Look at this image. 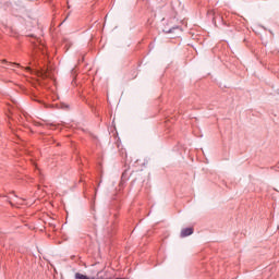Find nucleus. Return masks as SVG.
Segmentation results:
<instances>
[{
  "mask_svg": "<svg viewBox=\"0 0 279 279\" xmlns=\"http://www.w3.org/2000/svg\"><path fill=\"white\" fill-rule=\"evenodd\" d=\"M26 71H32V68L27 66L25 68Z\"/></svg>",
  "mask_w": 279,
  "mask_h": 279,
  "instance_id": "20e7f679",
  "label": "nucleus"
},
{
  "mask_svg": "<svg viewBox=\"0 0 279 279\" xmlns=\"http://www.w3.org/2000/svg\"><path fill=\"white\" fill-rule=\"evenodd\" d=\"M194 229L193 228H184L181 230V239H184L186 236H191L193 234Z\"/></svg>",
  "mask_w": 279,
  "mask_h": 279,
  "instance_id": "f257e3e1",
  "label": "nucleus"
},
{
  "mask_svg": "<svg viewBox=\"0 0 279 279\" xmlns=\"http://www.w3.org/2000/svg\"><path fill=\"white\" fill-rule=\"evenodd\" d=\"M40 77H47V72H40Z\"/></svg>",
  "mask_w": 279,
  "mask_h": 279,
  "instance_id": "7ed1b4c3",
  "label": "nucleus"
},
{
  "mask_svg": "<svg viewBox=\"0 0 279 279\" xmlns=\"http://www.w3.org/2000/svg\"><path fill=\"white\" fill-rule=\"evenodd\" d=\"M1 63H2V64H8V66H10V69H12L13 71H14V68H15V66H21L20 63L8 62V60H5V59H3V60L1 61Z\"/></svg>",
  "mask_w": 279,
  "mask_h": 279,
  "instance_id": "f03ea898",
  "label": "nucleus"
}]
</instances>
